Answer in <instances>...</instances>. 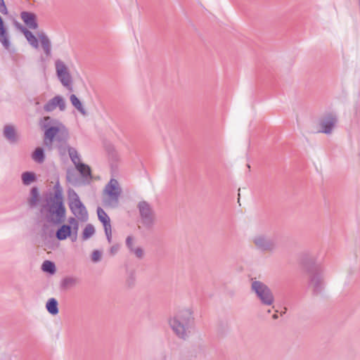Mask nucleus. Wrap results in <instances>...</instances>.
Here are the masks:
<instances>
[{"label": "nucleus", "instance_id": "nucleus-27", "mask_svg": "<svg viewBox=\"0 0 360 360\" xmlns=\"http://www.w3.org/2000/svg\"><path fill=\"white\" fill-rule=\"evenodd\" d=\"M68 152L69 156L70 158L71 161L76 166V164L81 163L79 160V154L77 150L75 148L70 147L68 143V147L65 149V153Z\"/></svg>", "mask_w": 360, "mask_h": 360}, {"label": "nucleus", "instance_id": "nucleus-41", "mask_svg": "<svg viewBox=\"0 0 360 360\" xmlns=\"http://www.w3.org/2000/svg\"><path fill=\"white\" fill-rule=\"evenodd\" d=\"M278 314H274L273 315V319H278Z\"/></svg>", "mask_w": 360, "mask_h": 360}, {"label": "nucleus", "instance_id": "nucleus-10", "mask_svg": "<svg viewBox=\"0 0 360 360\" xmlns=\"http://www.w3.org/2000/svg\"><path fill=\"white\" fill-rule=\"evenodd\" d=\"M338 122V118L335 115L330 113L325 117L320 120L319 124L321 127L319 131L321 133L329 134L332 132L335 125Z\"/></svg>", "mask_w": 360, "mask_h": 360}, {"label": "nucleus", "instance_id": "nucleus-34", "mask_svg": "<svg viewBox=\"0 0 360 360\" xmlns=\"http://www.w3.org/2000/svg\"><path fill=\"white\" fill-rule=\"evenodd\" d=\"M135 276L134 274L131 273L127 281L128 285L132 287L135 283Z\"/></svg>", "mask_w": 360, "mask_h": 360}, {"label": "nucleus", "instance_id": "nucleus-32", "mask_svg": "<svg viewBox=\"0 0 360 360\" xmlns=\"http://www.w3.org/2000/svg\"><path fill=\"white\" fill-rule=\"evenodd\" d=\"M131 252H134V255L139 259L143 257V249L140 247L134 248Z\"/></svg>", "mask_w": 360, "mask_h": 360}, {"label": "nucleus", "instance_id": "nucleus-17", "mask_svg": "<svg viewBox=\"0 0 360 360\" xmlns=\"http://www.w3.org/2000/svg\"><path fill=\"white\" fill-rule=\"evenodd\" d=\"M40 39L41 47L46 56H50L51 54V41L46 34L41 32L37 34Z\"/></svg>", "mask_w": 360, "mask_h": 360}, {"label": "nucleus", "instance_id": "nucleus-18", "mask_svg": "<svg viewBox=\"0 0 360 360\" xmlns=\"http://www.w3.org/2000/svg\"><path fill=\"white\" fill-rule=\"evenodd\" d=\"M75 167L83 178L89 179H92L91 169L88 165L83 162L77 163Z\"/></svg>", "mask_w": 360, "mask_h": 360}, {"label": "nucleus", "instance_id": "nucleus-42", "mask_svg": "<svg viewBox=\"0 0 360 360\" xmlns=\"http://www.w3.org/2000/svg\"><path fill=\"white\" fill-rule=\"evenodd\" d=\"M52 234H53V231H51L50 234H49V236H50V237H51V236H52Z\"/></svg>", "mask_w": 360, "mask_h": 360}, {"label": "nucleus", "instance_id": "nucleus-11", "mask_svg": "<svg viewBox=\"0 0 360 360\" xmlns=\"http://www.w3.org/2000/svg\"><path fill=\"white\" fill-rule=\"evenodd\" d=\"M58 108L60 111L65 110V102L61 96H56L49 100L44 105V110L46 112H51L56 108Z\"/></svg>", "mask_w": 360, "mask_h": 360}, {"label": "nucleus", "instance_id": "nucleus-31", "mask_svg": "<svg viewBox=\"0 0 360 360\" xmlns=\"http://www.w3.org/2000/svg\"><path fill=\"white\" fill-rule=\"evenodd\" d=\"M107 240L109 243L112 242V229L111 226L103 228Z\"/></svg>", "mask_w": 360, "mask_h": 360}, {"label": "nucleus", "instance_id": "nucleus-36", "mask_svg": "<svg viewBox=\"0 0 360 360\" xmlns=\"http://www.w3.org/2000/svg\"><path fill=\"white\" fill-rule=\"evenodd\" d=\"M68 221L69 223L68 225H70V226L79 224L78 221L77 220V219L75 217H70Z\"/></svg>", "mask_w": 360, "mask_h": 360}, {"label": "nucleus", "instance_id": "nucleus-25", "mask_svg": "<svg viewBox=\"0 0 360 360\" xmlns=\"http://www.w3.org/2000/svg\"><path fill=\"white\" fill-rule=\"evenodd\" d=\"M53 189H54V193H50L49 195H46V198L64 200L63 195V188L60 186V183L58 181L55 184Z\"/></svg>", "mask_w": 360, "mask_h": 360}, {"label": "nucleus", "instance_id": "nucleus-1", "mask_svg": "<svg viewBox=\"0 0 360 360\" xmlns=\"http://www.w3.org/2000/svg\"><path fill=\"white\" fill-rule=\"evenodd\" d=\"M41 122H43L41 124L44 130L43 146L49 151L57 148L60 154H65L70 137L67 127L49 116L44 117Z\"/></svg>", "mask_w": 360, "mask_h": 360}, {"label": "nucleus", "instance_id": "nucleus-19", "mask_svg": "<svg viewBox=\"0 0 360 360\" xmlns=\"http://www.w3.org/2000/svg\"><path fill=\"white\" fill-rule=\"evenodd\" d=\"M46 309L50 314L57 315L59 312L58 300L54 297L49 298L46 302Z\"/></svg>", "mask_w": 360, "mask_h": 360}, {"label": "nucleus", "instance_id": "nucleus-40", "mask_svg": "<svg viewBox=\"0 0 360 360\" xmlns=\"http://www.w3.org/2000/svg\"><path fill=\"white\" fill-rule=\"evenodd\" d=\"M49 229V225L47 224H44L42 225V228H41V230L43 231V233H46V230Z\"/></svg>", "mask_w": 360, "mask_h": 360}, {"label": "nucleus", "instance_id": "nucleus-13", "mask_svg": "<svg viewBox=\"0 0 360 360\" xmlns=\"http://www.w3.org/2000/svg\"><path fill=\"white\" fill-rule=\"evenodd\" d=\"M20 17L26 26L30 29L35 30L38 27L37 15L29 11H22Z\"/></svg>", "mask_w": 360, "mask_h": 360}, {"label": "nucleus", "instance_id": "nucleus-21", "mask_svg": "<svg viewBox=\"0 0 360 360\" xmlns=\"http://www.w3.org/2000/svg\"><path fill=\"white\" fill-rule=\"evenodd\" d=\"M27 202L32 207H35L39 202V192L37 186H33L31 188Z\"/></svg>", "mask_w": 360, "mask_h": 360}, {"label": "nucleus", "instance_id": "nucleus-4", "mask_svg": "<svg viewBox=\"0 0 360 360\" xmlns=\"http://www.w3.org/2000/svg\"><path fill=\"white\" fill-rule=\"evenodd\" d=\"M302 264L309 275V286L312 288V294L316 296L321 295L325 286L322 266L309 257L302 259Z\"/></svg>", "mask_w": 360, "mask_h": 360}, {"label": "nucleus", "instance_id": "nucleus-3", "mask_svg": "<svg viewBox=\"0 0 360 360\" xmlns=\"http://www.w3.org/2000/svg\"><path fill=\"white\" fill-rule=\"evenodd\" d=\"M40 212L47 223L60 225L65 221L66 217L64 200L46 198L45 203L41 205Z\"/></svg>", "mask_w": 360, "mask_h": 360}, {"label": "nucleus", "instance_id": "nucleus-30", "mask_svg": "<svg viewBox=\"0 0 360 360\" xmlns=\"http://www.w3.org/2000/svg\"><path fill=\"white\" fill-rule=\"evenodd\" d=\"M102 256V252L98 250H95L91 254V260L94 262H98L101 260Z\"/></svg>", "mask_w": 360, "mask_h": 360}, {"label": "nucleus", "instance_id": "nucleus-23", "mask_svg": "<svg viewBox=\"0 0 360 360\" xmlns=\"http://www.w3.org/2000/svg\"><path fill=\"white\" fill-rule=\"evenodd\" d=\"M4 135L10 143H15L18 140L15 130L13 126L6 125L4 129Z\"/></svg>", "mask_w": 360, "mask_h": 360}, {"label": "nucleus", "instance_id": "nucleus-7", "mask_svg": "<svg viewBox=\"0 0 360 360\" xmlns=\"http://www.w3.org/2000/svg\"><path fill=\"white\" fill-rule=\"evenodd\" d=\"M55 65L58 79L65 87L72 91V79L67 66L60 59L56 61Z\"/></svg>", "mask_w": 360, "mask_h": 360}, {"label": "nucleus", "instance_id": "nucleus-29", "mask_svg": "<svg viewBox=\"0 0 360 360\" xmlns=\"http://www.w3.org/2000/svg\"><path fill=\"white\" fill-rule=\"evenodd\" d=\"M95 233V229L91 224H88L85 228L84 229L82 238L84 240H88Z\"/></svg>", "mask_w": 360, "mask_h": 360}, {"label": "nucleus", "instance_id": "nucleus-16", "mask_svg": "<svg viewBox=\"0 0 360 360\" xmlns=\"http://www.w3.org/2000/svg\"><path fill=\"white\" fill-rule=\"evenodd\" d=\"M79 283L78 278L73 276L64 277L60 283V288L62 290H68L75 287Z\"/></svg>", "mask_w": 360, "mask_h": 360}, {"label": "nucleus", "instance_id": "nucleus-15", "mask_svg": "<svg viewBox=\"0 0 360 360\" xmlns=\"http://www.w3.org/2000/svg\"><path fill=\"white\" fill-rule=\"evenodd\" d=\"M16 25L18 26L21 32L24 34L29 44L33 48L37 49L39 47V41L38 39L32 34V32L22 25H19L18 22H16Z\"/></svg>", "mask_w": 360, "mask_h": 360}, {"label": "nucleus", "instance_id": "nucleus-33", "mask_svg": "<svg viewBox=\"0 0 360 360\" xmlns=\"http://www.w3.org/2000/svg\"><path fill=\"white\" fill-rule=\"evenodd\" d=\"M126 245L129 249L130 252L134 250L133 248V238L130 236H127L126 239Z\"/></svg>", "mask_w": 360, "mask_h": 360}, {"label": "nucleus", "instance_id": "nucleus-37", "mask_svg": "<svg viewBox=\"0 0 360 360\" xmlns=\"http://www.w3.org/2000/svg\"><path fill=\"white\" fill-rule=\"evenodd\" d=\"M119 250V245H114L110 248V252L112 255H115L117 252Z\"/></svg>", "mask_w": 360, "mask_h": 360}, {"label": "nucleus", "instance_id": "nucleus-43", "mask_svg": "<svg viewBox=\"0 0 360 360\" xmlns=\"http://www.w3.org/2000/svg\"><path fill=\"white\" fill-rule=\"evenodd\" d=\"M238 195L240 196V194H238ZM238 202L240 201V197L238 198Z\"/></svg>", "mask_w": 360, "mask_h": 360}, {"label": "nucleus", "instance_id": "nucleus-24", "mask_svg": "<svg viewBox=\"0 0 360 360\" xmlns=\"http://www.w3.org/2000/svg\"><path fill=\"white\" fill-rule=\"evenodd\" d=\"M32 158L37 163H42L45 160V152L42 147H37L32 153Z\"/></svg>", "mask_w": 360, "mask_h": 360}, {"label": "nucleus", "instance_id": "nucleus-38", "mask_svg": "<svg viewBox=\"0 0 360 360\" xmlns=\"http://www.w3.org/2000/svg\"><path fill=\"white\" fill-rule=\"evenodd\" d=\"M72 233L77 234L79 230V224L75 225H72Z\"/></svg>", "mask_w": 360, "mask_h": 360}, {"label": "nucleus", "instance_id": "nucleus-9", "mask_svg": "<svg viewBox=\"0 0 360 360\" xmlns=\"http://www.w3.org/2000/svg\"><path fill=\"white\" fill-rule=\"evenodd\" d=\"M143 224L150 226L153 224V210L150 204L145 201H140L137 205Z\"/></svg>", "mask_w": 360, "mask_h": 360}, {"label": "nucleus", "instance_id": "nucleus-8", "mask_svg": "<svg viewBox=\"0 0 360 360\" xmlns=\"http://www.w3.org/2000/svg\"><path fill=\"white\" fill-rule=\"evenodd\" d=\"M105 192L108 197V203L110 205H117L118 199L121 194V188L119 187L118 181L115 179H111L105 186Z\"/></svg>", "mask_w": 360, "mask_h": 360}, {"label": "nucleus", "instance_id": "nucleus-6", "mask_svg": "<svg viewBox=\"0 0 360 360\" xmlns=\"http://www.w3.org/2000/svg\"><path fill=\"white\" fill-rule=\"evenodd\" d=\"M251 290L263 305L270 306L274 303V297L267 285L259 281H252Z\"/></svg>", "mask_w": 360, "mask_h": 360}, {"label": "nucleus", "instance_id": "nucleus-12", "mask_svg": "<svg viewBox=\"0 0 360 360\" xmlns=\"http://www.w3.org/2000/svg\"><path fill=\"white\" fill-rule=\"evenodd\" d=\"M254 243L258 249L262 251H272L275 248L274 241L263 236H259L254 238Z\"/></svg>", "mask_w": 360, "mask_h": 360}, {"label": "nucleus", "instance_id": "nucleus-28", "mask_svg": "<svg viewBox=\"0 0 360 360\" xmlns=\"http://www.w3.org/2000/svg\"><path fill=\"white\" fill-rule=\"evenodd\" d=\"M41 269L43 271L50 274H54L56 271L55 263L50 260H45L42 263Z\"/></svg>", "mask_w": 360, "mask_h": 360}, {"label": "nucleus", "instance_id": "nucleus-26", "mask_svg": "<svg viewBox=\"0 0 360 360\" xmlns=\"http://www.w3.org/2000/svg\"><path fill=\"white\" fill-rule=\"evenodd\" d=\"M21 179L22 184L25 186H28L37 180V176L34 172L27 171L22 174Z\"/></svg>", "mask_w": 360, "mask_h": 360}, {"label": "nucleus", "instance_id": "nucleus-5", "mask_svg": "<svg viewBox=\"0 0 360 360\" xmlns=\"http://www.w3.org/2000/svg\"><path fill=\"white\" fill-rule=\"evenodd\" d=\"M68 205L72 213L82 221H86L88 219V212L86 207L80 200L78 194L75 190L70 188L68 191Z\"/></svg>", "mask_w": 360, "mask_h": 360}, {"label": "nucleus", "instance_id": "nucleus-2", "mask_svg": "<svg viewBox=\"0 0 360 360\" xmlns=\"http://www.w3.org/2000/svg\"><path fill=\"white\" fill-rule=\"evenodd\" d=\"M193 311L190 309H184L177 311L169 319V324L174 333L181 340H186L194 326Z\"/></svg>", "mask_w": 360, "mask_h": 360}, {"label": "nucleus", "instance_id": "nucleus-20", "mask_svg": "<svg viewBox=\"0 0 360 360\" xmlns=\"http://www.w3.org/2000/svg\"><path fill=\"white\" fill-rule=\"evenodd\" d=\"M96 212L98 219L102 223L103 228L111 226L110 219L103 208L98 207Z\"/></svg>", "mask_w": 360, "mask_h": 360}, {"label": "nucleus", "instance_id": "nucleus-14", "mask_svg": "<svg viewBox=\"0 0 360 360\" xmlns=\"http://www.w3.org/2000/svg\"><path fill=\"white\" fill-rule=\"evenodd\" d=\"M72 235V226L67 224H61L56 231V238L58 240H65Z\"/></svg>", "mask_w": 360, "mask_h": 360}, {"label": "nucleus", "instance_id": "nucleus-35", "mask_svg": "<svg viewBox=\"0 0 360 360\" xmlns=\"http://www.w3.org/2000/svg\"><path fill=\"white\" fill-rule=\"evenodd\" d=\"M0 12L5 15L8 13V10L4 1L0 2Z\"/></svg>", "mask_w": 360, "mask_h": 360}, {"label": "nucleus", "instance_id": "nucleus-22", "mask_svg": "<svg viewBox=\"0 0 360 360\" xmlns=\"http://www.w3.org/2000/svg\"><path fill=\"white\" fill-rule=\"evenodd\" d=\"M71 104L84 116L87 115L86 110L84 109L82 101L75 94H71L70 96Z\"/></svg>", "mask_w": 360, "mask_h": 360}, {"label": "nucleus", "instance_id": "nucleus-39", "mask_svg": "<svg viewBox=\"0 0 360 360\" xmlns=\"http://www.w3.org/2000/svg\"><path fill=\"white\" fill-rule=\"evenodd\" d=\"M69 238H70L72 242H75L77 239V234L72 233V235L69 236Z\"/></svg>", "mask_w": 360, "mask_h": 360}]
</instances>
